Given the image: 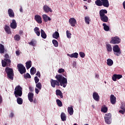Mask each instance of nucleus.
<instances>
[{
  "label": "nucleus",
  "instance_id": "1",
  "mask_svg": "<svg viewBox=\"0 0 125 125\" xmlns=\"http://www.w3.org/2000/svg\"><path fill=\"white\" fill-rule=\"evenodd\" d=\"M55 79L57 80H54L53 79H51L50 83L51 85L53 87H55V86H63V87H66L67 86V83H68V81H67V78L63 77L62 75L58 74L55 76Z\"/></svg>",
  "mask_w": 125,
  "mask_h": 125
},
{
  "label": "nucleus",
  "instance_id": "2",
  "mask_svg": "<svg viewBox=\"0 0 125 125\" xmlns=\"http://www.w3.org/2000/svg\"><path fill=\"white\" fill-rule=\"evenodd\" d=\"M22 90H23V88L19 85H17L15 88L14 95L15 97L17 98V102L19 105L23 104V99L20 98L23 94Z\"/></svg>",
  "mask_w": 125,
  "mask_h": 125
},
{
  "label": "nucleus",
  "instance_id": "3",
  "mask_svg": "<svg viewBox=\"0 0 125 125\" xmlns=\"http://www.w3.org/2000/svg\"><path fill=\"white\" fill-rule=\"evenodd\" d=\"M108 13L106 9H102L99 11L100 18L102 22L107 23L109 21V18L105 15Z\"/></svg>",
  "mask_w": 125,
  "mask_h": 125
},
{
  "label": "nucleus",
  "instance_id": "4",
  "mask_svg": "<svg viewBox=\"0 0 125 125\" xmlns=\"http://www.w3.org/2000/svg\"><path fill=\"white\" fill-rule=\"evenodd\" d=\"M95 2L97 6H102L103 5L104 7L106 8L110 6L108 0H96Z\"/></svg>",
  "mask_w": 125,
  "mask_h": 125
},
{
  "label": "nucleus",
  "instance_id": "5",
  "mask_svg": "<svg viewBox=\"0 0 125 125\" xmlns=\"http://www.w3.org/2000/svg\"><path fill=\"white\" fill-rule=\"evenodd\" d=\"M5 71L7 74V76L8 79H10L12 81H13V78L14 77L13 69L10 68L9 67H7L5 68Z\"/></svg>",
  "mask_w": 125,
  "mask_h": 125
},
{
  "label": "nucleus",
  "instance_id": "6",
  "mask_svg": "<svg viewBox=\"0 0 125 125\" xmlns=\"http://www.w3.org/2000/svg\"><path fill=\"white\" fill-rule=\"evenodd\" d=\"M113 51L115 56H120V55L122 54L121 48H120V47H119L118 45H115L113 46Z\"/></svg>",
  "mask_w": 125,
  "mask_h": 125
},
{
  "label": "nucleus",
  "instance_id": "7",
  "mask_svg": "<svg viewBox=\"0 0 125 125\" xmlns=\"http://www.w3.org/2000/svg\"><path fill=\"white\" fill-rule=\"evenodd\" d=\"M104 119V122L107 125H111L112 124V114L111 113L105 114Z\"/></svg>",
  "mask_w": 125,
  "mask_h": 125
},
{
  "label": "nucleus",
  "instance_id": "8",
  "mask_svg": "<svg viewBox=\"0 0 125 125\" xmlns=\"http://www.w3.org/2000/svg\"><path fill=\"white\" fill-rule=\"evenodd\" d=\"M17 68L18 69L19 72H20V74L23 75V74L26 73V68L25 66L22 64H18Z\"/></svg>",
  "mask_w": 125,
  "mask_h": 125
},
{
  "label": "nucleus",
  "instance_id": "9",
  "mask_svg": "<svg viewBox=\"0 0 125 125\" xmlns=\"http://www.w3.org/2000/svg\"><path fill=\"white\" fill-rule=\"evenodd\" d=\"M120 42H121V39L118 36L112 37L111 40L110 42V43H112V44H119Z\"/></svg>",
  "mask_w": 125,
  "mask_h": 125
},
{
  "label": "nucleus",
  "instance_id": "10",
  "mask_svg": "<svg viewBox=\"0 0 125 125\" xmlns=\"http://www.w3.org/2000/svg\"><path fill=\"white\" fill-rule=\"evenodd\" d=\"M69 23L71 25V27H75L77 23V20L74 18H71L69 20Z\"/></svg>",
  "mask_w": 125,
  "mask_h": 125
},
{
  "label": "nucleus",
  "instance_id": "11",
  "mask_svg": "<svg viewBox=\"0 0 125 125\" xmlns=\"http://www.w3.org/2000/svg\"><path fill=\"white\" fill-rule=\"evenodd\" d=\"M43 10L45 13H48V12H52V9L49 7L47 5H45L43 7Z\"/></svg>",
  "mask_w": 125,
  "mask_h": 125
},
{
  "label": "nucleus",
  "instance_id": "12",
  "mask_svg": "<svg viewBox=\"0 0 125 125\" xmlns=\"http://www.w3.org/2000/svg\"><path fill=\"white\" fill-rule=\"evenodd\" d=\"M35 20L39 24H42V17L39 15H36L35 16Z\"/></svg>",
  "mask_w": 125,
  "mask_h": 125
},
{
  "label": "nucleus",
  "instance_id": "13",
  "mask_svg": "<svg viewBox=\"0 0 125 125\" xmlns=\"http://www.w3.org/2000/svg\"><path fill=\"white\" fill-rule=\"evenodd\" d=\"M110 103L114 105L116 104V102H117V98L114 95H111L110 97Z\"/></svg>",
  "mask_w": 125,
  "mask_h": 125
},
{
  "label": "nucleus",
  "instance_id": "14",
  "mask_svg": "<svg viewBox=\"0 0 125 125\" xmlns=\"http://www.w3.org/2000/svg\"><path fill=\"white\" fill-rule=\"evenodd\" d=\"M10 27L12 29H16L17 28V22L15 20H12L10 23Z\"/></svg>",
  "mask_w": 125,
  "mask_h": 125
},
{
  "label": "nucleus",
  "instance_id": "15",
  "mask_svg": "<svg viewBox=\"0 0 125 125\" xmlns=\"http://www.w3.org/2000/svg\"><path fill=\"white\" fill-rule=\"evenodd\" d=\"M8 14L11 18H14L15 16V14H14V12L12 9H9L8 10Z\"/></svg>",
  "mask_w": 125,
  "mask_h": 125
},
{
  "label": "nucleus",
  "instance_id": "16",
  "mask_svg": "<svg viewBox=\"0 0 125 125\" xmlns=\"http://www.w3.org/2000/svg\"><path fill=\"white\" fill-rule=\"evenodd\" d=\"M93 98L95 100V101H99L100 99V97L97 92H93Z\"/></svg>",
  "mask_w": 125,
  "mask_h": 125
},
{
  "label": "nucleus",
  "instance_id": "17",
  "mask_svg": "<svg viewBox=\"0 0 125 125\" xmlns=\"http://www.w3.org/2000/svg\"><path fill=\"white\" fill-rule=\"evenodd\" d=\"M28 98L30 102H33L34 101V94L32 93H28Z\"/></svg>",
  "mask_w": 125,
  "mask_h": 125
},
{
  "label": "nucleus",
  "instance_id": "18",
  "mask_svg": "<svg viewBox=\"0 0 125 125\" xmlns=\"http://www.w3.org/2000/svg\"><path fill=\"white\" fill-rule=\"evenodd\" d=\"M34 31L38 37H40V36H41V30H40V28L39 27H35L34 29Z\"/></svg>",
  "mask_w": 125,
  "mask_h": 125
},
{
  "label": "nucleus",
  "instance_id": "19",
  "mask_svg": "<svg viewBox=\"0 0 125 125\" xmlns=\"http://www.w3.org/2000/svg\"><path fill=\"white\" fill-rule=\"evenodd\" d=\"M67 56L71 58H78L79 54L77 52L72 53V54H67Z\"/></svg>",
  "mask_w": 125,
  "mask_h": 125
},
{
  "label": "nucleus",
  "instance_id": "20",
  "mask_svg": "<svg viewBox=\"0 0 125 125\" xmlns=\"http://www.w3.org/2000/svg\"><path fill=\"white\" fill-rule=\"evenodd\" d=\"M67 111L70 116H72L73 114H74V109L73 108V106L71 105L70 107H68Z\"/></svg>",
  "mask_w": 125,
  "mask_h": 125
},
{
  "label": "nucleus",
  "instance_id": "21",
  "mask_svg": "<svg viewBox=\"0 0 125 125\" xmlns=\"http://www.w3.org/2000/svg\"><path fill=\"white\" fill-rule=\"evenodd\" d=\"M56 94L57 96H60L61 98H63V93L60 89H57L56 90Z\"/></svg>",
  "mask_w": 125,
  "mask_h": 125
},
{
  "label": "nucleus",
  "instance_id": "22",
  "mask_svg": "<svg viewBox=\"0 0 125 125\" xmlns=\"http://www.w3.org/2000/svg\"><path fill=\"white\" fill-rule=\"evenodd\" d=\"M43 19L44 22H47V21H51V19L49 17H48L46 14L42 15Z\"/></svg>",
  "mask_w": 125,
  "mask_h": 125
},
{
  "label": "nucleus",
  "instance_id": "23",
  "mask_svg": "<svg viewBox=\"0 0 125 125\" xmlns=\"http://www.w3.org/2000/svg\"><path fill=\"white\" fill-rule=\"evenodd\" d=\"M4 30L7 34H11V31L10 30V27L8 25H6L4 27Z\"/></svg>",
  "mask_w": 125,
  "mask_h": 125
},
{
  "label": "nucleus",
  "instance_id": "24",
  "mask_svg": "<svg viewBox=\"0 0 125 125\" xmlns=\"http://www.w3.org/2000/svg\"><path fill=\"white\" fill-rule=\"evenodd\" d=\"M26 68L27 70L30 69V67H32V61H29L28 62H27L26 63Z\"/></svg>",
  "mask_w": 125,
  "mask_h": 125
},
{
  "label": "nucleus",
  "instance_id": "25",
  "mask_svg": "<svg viewBox=\"0 0 125 125\" xmlns=\"http://www.w3.org/2000/svg\"><path fill=\"white\" fill-rule=\"evenodd\" d=\"M41 37L42 38V39H46L47 37L46 35V33H45V32H44V30L43 29H41Z\"/></svg>",
  "mask_w": 125,
  "mask_h": 125
},
{
  "label": "nucleus",
  "instance_id": "26",
  "mask_svg": "<svg viewBox=\"0 0 125 125\" xmlns=\"http://www.w3.org/2000/svg\"><path fill=\"white\" fill-rule=\"evenodd\" d=\"M5 59H4V60L6 61V62H8V63H11V60L9 59V55L8 54H6L4 56Z\"/></svg>",
  "mask_w": 125,
  "mask_h": 125
},
{
  "label": "nucleus",
  "instance_id": "27",
  "mask_svg": "<svg viewBox=\"0 0 125 125\" xmlns=\"http://www.w3.org/2000/svg\"><path fill=\"white\" fill-rule=\"evenodd\" d=\"M61 119L62 121V122H65V121H66V120H67V117H66V114H65V113L62 112L61 114Z\"/></svg>",
  "mask_w": 125,
  "mask_h": 125
},
{
  "label": "nucleus",
  "instance_id": "28",
  "mask_svg": "<svg viewBox=\"0 0 125 125\" xmlns=\"http://www.w3.org/2000/svg\"><path fill=\"white\" fill-rule=\"evenodd\" d=\"M4 45H3L2 44H0V53L1 54L4 53Z\"/></svg>",
  "mask_w": 125,
  "mask_h": 125
},
{
  "label": "nucleus",
  "instance_id": "29",
  "mask_svg": "<svg viewBox=\"0 0 125 125\" xmlns=\"http://www.w3.org/2000/svg\"><path fill=\"white\" fill-rule=\"evenodd\" d=\"M106 47L107 51L108 52H111V51L112 50V46H111V44H106Z\"/></svg>",
  "mask_w": 125,
  "mask_h": 125
},
{
  "label": "nucleus",
  "instance_id": "30",
  "mask_svg": "<svg viewBox=\"0 0 125 125\" xmlns=\"http://www.w3.org/2000/svg\"><path fill=\"white\" fill-rule=\"evenodd\" d=\"M84 21L86 24H87V25H89V22H90V21H91V20L90 19V18H89V17L87 16L85 17Z\"/></svg>",
  "mask_w": 125,
  "mask_h": 125
},
{
  "label": "nucleus",
  "instance_id": "31",
  "mask_svg": "<svg viewBox=\"0 0 125 125\" xmlns=\"http://www.w3.org/2000/svg\"><path fill=\"white\" fill-rule=\"evenodd\" d=\"M37 72V69L36 68L32 67L30 69V74L32 76L35 75L36 74V72Z\"/></svg>",
  "mask_w": 125,
  "mask_h": 125
},
{
  "label": "nucleus",
  "instance_id": "32",
  "mask_svg": "<svg viewBox=\"0 0 125 125\" xmlns=\"http://www.w3.org/2000/svg\"><path fill=\"white\" fill-rule=\"evenodd\" d=\"M103 26L104 27V30L106 32H108V31L110 30V27H109V26L107 25L106 23H103Z\"/></svg>",
  "mask_w": 125,
  "mask_h": 125
},
{
  "label": "nucleus",
  "instance_id": "33",
  "mask_svg": "<svg viewBox=\"0 0 125 125\" xmlns=\"http://www.w3.org/2000/svg\"><path fill=\"white\" fill-rule=\"evenodd\" d=\"M114 64V62L111 59H108L107 60V64L108 66H112Z\"/></svg>",
  "mask_w": 125,
  "mask_h": 125
},
{
  "label": "nucleus",
  "instance_id": "34",
  "mask_svg": "<svg viewBox=\"0 0 125 125\" xmlns=\"http://www.w3.org/2000/svg\"><path fill=\"white\" fill-rule=\"evenodd\" d=\"M1 63H2V67H6V65H7V64H9V65H10V63L8 62L5 61V60H1Z\"/></svg>",
  "mask_w": 125,
  "mask_h": 125
},
{
  "label": "nucleus",
  "instance_id": "35",
  "mask_svg": "<svg viewBox=\"0 0 125 125\" xmlns=\"http://www.w3.org/2000/svg\"><path fill=\"white\" fill-rule=\"evenodd\" d=\"M53 38L57 40V39L59 38V33L57 31H56L55 33H54L53 34Z\"/></svg>",
  "mask_w": 125,
  "mask_h": 125
},
{
  "label": "nucleus",
  "instance_id": "36",
  "mask_svg": "<svg viewBox=\"0 0 125 125\" xmlns=\"http://www.w3.org/2000/svg\"><path fill=\"white\" fill-rule=\"evenodd\" d=\"M108 111V108H107V107L104 106H102L101 108V112H102V113H107Z\"/></svg>",
  "mask_w": 125,
  "mask_h": 125
},
{
  "label": "nucleus",
  "instance_id": "37",
  "mask_svg": "<svg viewBox=\"0 0 125 125\" xmlns=\"http://www.w3.org/2000/svg\"><path fill=\"white\" fill-rule=\"evenodd\" d=\"M14 39L15 41H17V42H19V41L21 40V37H20V35L17 34L14 36Z\"/></svg>",
  "mask_w": 125,
  "mask_h": 125
},
{
  "label": "nucleus",
  "instance_id": "38",
  "mask_svg": "<svg viewBox=\"0 0 125 125\" xmlns=\"http://www.w3.org/2000/svg\"><path fill=\"white\" fill-rule=\"evenodd\" d=\"M56 102H57V105H58V106H59V107H62V106H63L62 102H61V101H60V100L57 99L56 100Z\"/></svg>",
  "mask_w": 125,
  "mask_h": 125
},
{
  "label": "nucleus",
  "instance_id": "39",
  "mask_svg": "<svg viewBox=\"0 0 125 125\" xmlns=\"http://www.w3.org/2000/svg\"><path fill=\"white\" fill-rule=\"evenodd\" d=\"M66 33L67 38H68V39H71V38L72 37V34L71 33L70 31L67 30Z\"/></svg>",
  "mask_w": 125,
  "mask_h": 125
},
{
  "label": "nucleus",
  "instance_id": "40",
  "mask_svg": "<svg viewBox=\"0 0 125 125\" xmlns=\"http://www.w3.org/2000/svg\"><path fill=\"white\" fill-rule=\"evenodd\" d=\"M36 86L37 88H38V89H39V90H41L42 89V83H36Z\"/></svg>",
  "mask_w": 125,
  "mask_h": 125
},
{
  "label": "nucleus",
  "instance_id": "41",
  "mask_svg": "<svg viewBox=\"0 0 125 125\" xmlns=\"http://www.w3.org/2000/svg\"><path fill=\"white\" fill-rule=\"evenodd\" d=\"M52 43L54 44V46L55 47H58V42L56 41V40H52Z\"/></svg>",
  "mask_w": 125,
  "mask_h": 125
},
{
  "label": "nucleus",
  "instance_id": "42",
  "mask_svg": "<svg viewBox=\"0 0 125 125\" xmlns=\"http://www.w3.org/2000/svg\"><path fill=\"white\" fill-rule=\"evenodd\" d=\"M23 77L24 79H31V75H30V74H29L28 73L24 74L23 75Z\"/></svg>",
  "mask_w": 125,
  "mask_h": 125
},
{
  "label": "nucleus",
  "instance_id": "43",
  "mask_svg": "<svg viewBox=\"0 0 125 125\" xmlns=\"http://www.w3.org/2000/svg\"><path fill=\"white\" fill-rule=\"evenodd\" d=\"M79 55L82 58H84V56H85V54L83 52H80L79 53Z\"/></svg>",
  "mask_w": 125,
  "mask_h": 125
},
{
  "label": "nucleus",
  "instance_id": "44",
  "mask_svg": "<svg viewBox=\"0 0 125 125\" xmlns=\"http://www.w3.org/2000/svg\"><path fill=\"white\" fill-rule=\"evenodd\" d=\"M34 81L35 82V83H39V82H40V79L38 78V76H35L34 78Z\"/></svg>",
  "mask_w": 125,
  "mask_h": 125
},
{
  "label": "nucleus",
  "instance_id": "45",
  "mask_svg": "<svg viewBox=\"0 0 125 125\" xmlns=\"http://www.w3.org/2000/svg\"><path fill=\"white\" fill-rule=\"evenodd\" d=\"M112 80L114 81V82H116L117 81V74H114L112 77Z\"/></svg>",
  "mask_w": 125,
  "mask_h": 125
},
{
  "label": "nucleus",
  "instance_id": "46",
  "mask_svg": "<svg viewBox=\"0 0 125 125\" xmlns=\"http://www.w3.org/2000/svg\"><path fill=\"white\" fill-rule=\"evenodd\" d=\"M58 72L60 74H61V73H64V72H65V70L63 68H60L59 69Z\"/></svg>",
  "mask_w": 125,
  "mask_h": 125
},
{
  "label": "nucleus",
  "instance_id": "47",
  "mask_svg": "<svg viewBox=\"0 0 125 125\" xmlns=\"http://www.w3.org/2000/svg\"><path fill=\"white\" fill-rule=\"evenodd\" d=\"M116 78L118 80H120V79H122L123 78V75L116 74Z\"/></svg>",
  "mask_w": 125,
  "mask_h": 125
},
{
  "label": "nucleus",
  "instance_id": "48",
  "mask_svg": "<svg viewBox=\"0 0 125 125\" xmlns=\"http://www.w3.org/2000/svg\"><path fill=\"white\" fill-rule=\"evenodd\" d=\"M29 44L30 45H32L33 46H35L36 45V44L34 42V41H31L30 42H28Z\"/></svg>",
  "mask_w": 125,
  "mask_h": 125
},
{
  "label": "nucleus",
  "instance_id": "49",
  "mask_svg": "<svg viewBox=\"0 0 125 125\" xmlns=\"http://www.w3.org/2000/svg\"><path fill=\"white\" fill-rule=\"evenodd\" d=\"M119 113H120L121 114H122V115H124V114H125V109H123V110H119Z\"/></svg>",
  "mask_w": 125,
  "mask_h": 125
},
{
  "label": "nucleus",
  "instance_id": "50",
  "mask_svg": "<svg viewBox=\"0 0 125 125\" xmlns=\"http://www.w3.org/2000/svg\"><path fill=\"white\" fill-rule=\"evenodd\" d=\"M36 75L38 76V77H39V78H41V72H40V71H37Z\"/></svg>",
  "mask_w": 125,
  "mask_h": 125
},
{
  "label": "nucleus",
  "instance_id": "51",
  "mask_svg": "<svg viewBox=\"0 0 125 125\" xmlns=\"http://www.w3.org/2000/svg\"><path fill=\"white\" fill-rule=\"evenodd\" d=\"M41 90H40V89H39V88L38 89V88H35V92H36V93L37 94H39V92H40V91Z\"/></svg>",
  "mask_w": 125,
  "mask_h": 125
},
{
  "label": "nucleus",
  "instance_id": "52",
  "mask_svg": "<svg viewBox=\"0 0 125 125\" xmlns=\"http://www.w3.org/2000/svg\"><path fill=\"white\" fill-rule=\"evenodd\" d=\"M14 117V113L11 112L9 115L10 118H13Z\"/></svg>",
  "mask_w": 125,
  "mask_h": 125
},
{
  "label": "nucleus",
  "instance_id": "53",
  "mask_svg": "<svg viewBox=\"0 0 125 125\" xmlns=\"http://www.w3.org/2000/svg\"><path fill=\"white\" fill-rule=\"evenodd\" d=\"M29 89L30 91H34V87L30 86L29 87Z\"/></svg>",
  "mask_w": 125,
  "mask_h": 125
},
{
  "label": "nucleus",
  "instance_id": "54",
  "mask_svg": "<svg viewBox=\"0 0 125 125\" xmlns=\"http://www.w3.org/2000/svg\"><path fill=\"white\" fill-rule=\"evenodd\" d=\"M2 103V97L0 95V104H1Z\"/></svg>",
  "mask_w": 125,
  "mask_h": 125
},
{
  "label": "nucleus",
  "instance_id": "55",
  "mask_svg": "<svg viewBox=\"0 0 125 125\" xmlns=\"http://www.w3.org/2000/svg\"><path fill=\"white\" fill-rule=\"evenodd\" d=\"M16 54L17 55H20V52H19V51H16Z\"/></svg>",
  "mask_w": 125,
  "mask_h": 125
},
{
  "label": "nucleus",
  "instance_id": "56",
  "mask_svg": "<svg viewBox=\"0 0 125 125\" xmlns=\"http://www.w3.org/2000/svg\"><path fill=\"white\" fill-rule=\"evenodd\" d=\"M123 6L124 9L125 10V0L123 3Z\"/></svg>",
  "mask_w": 125,
  "mask_h": 125
},
{
  "label": "nucleus",
  "instance_id": "57",
  "mask_svg": "<svg viewBox=\"0 0 125 125\" xmlns=\"http://www.w3.org/2000/svg\"><path fill=\"white\" fill-rule=\"evenodd\" d=\"M20 12H23V8H22V7L21 6V8L20 9Z\"/></svg>",
  "mask_w": 125,
  "mask_h": 125
},
{
  "label": "nucleus",
  "instance_id": "58",
  "mask_svg": "<svg viewBox=\"0 0 125 125\" xmlns=\"http://www.w3.org/2000/svg\"><path fill=\"white\" fill-rule=\"evenodd\" d=\"M19 34H20V35H22V34H23V32L21 31H20L19 32Z\"/></svg>",
  "mask_w": 125,
  "mask_h": 125
},
{
  "label": "nucleus",
  "instance_id": "59",
  "mask_svg": "<svg viewBox=\"0 0 125 125\" xmlns=\"http://www.w3.org/2000/svg\"><path fill=\"white\" fill-rule=\"evenodd\" d=\"M95 77H96V78H98V77H99V76L98 75H97V74H96Z\"/></svg>",
  "mask_w": 125,
  "mask_h": 125
},
{
  "label": "nucleus",
  "instance_id": "60",
  "mask_svg": "<svg viewBox=\"0 0 125 125\" xmlns=\"http://www.w3.org/2000/svg\"><path fill=\"white\" fill-rule=\"evenodd\" d=\"M121 109H122V110H124V109H125V107H124V106H121Z\"/></svg>",
  "mask_w": 125,
  "mask_h": 125
},
{
  "label": "nucleus",
  "instance_id": "61",
  "mask_svg": "<svg viewBox=\"0 0 125 125\" xmlns=\"http://www.w3.org/2000/svg\"><path fill=\"white\" fill-rule=\"evenodd\" d=\"M74 125H78V124L75 123V124H74Z\"/></svg>",
  "mask_w": 125,
  "mask_h": 125
},
{
  "label": "nucleus",
  "instance_id": "62",
  "mask_svg": "<svg viewBox=\"0 0 125 125\" xmlns=\"http://www.w3.org/2000/svg\"><path fill=\"white\" fill-rule=\"evenodd\" d=\"M89 125L86 124H85V125Z\"/></svg>",
  "mask_w": 125,
  "mask_h": 125
},
{
  "label": "nucleus",
  "instance_id": "63",
  "mask_svg": "<svg viewBox=\"0 0 125 125\" xmlns=\"http://www.w3.org/2000/svg\"><path fill=\"white\" fill-rule=\"evenodd\" d=\"M84 1H86L87 0H83Z\"/></svg>",
  "mask_w": 125,
  "mask_h": 125
},
{
  "label": "nucleus",
  "instance_id": "64",
  "mask_svg": "<svg viewBox=\"0 0 125 125\" xmlns=\"http://www.w3.org/2000/svg\"><path fill=\"white\" fill-rule=\"evenodd\" d=\"M87 9V7H85V9Z\"/></svg>",
  "mask_w": 125,
  "mask_h": 125
}]
</instances>
